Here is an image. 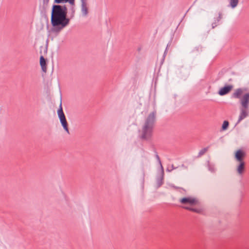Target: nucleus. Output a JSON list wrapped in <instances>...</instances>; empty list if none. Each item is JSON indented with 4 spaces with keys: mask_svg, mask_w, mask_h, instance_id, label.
I'll return each instance as SVG.
<instances>
[{
    "mask_svg": "<svg viewBox=\"0 0 249 249\" xmlns=\"http://www.w3.org/2000/svg\"><path fill=\"white\" fill-rule=\"evenodd\" d=\"M222 18V13L221 12H219L218 13V16L216 18H214V22L212 23V29H214L216 27H217L219 24V22L221 20V19Z\"/></svg>",
    "mask_w": 249,
    "mask_h": 249,
    "instance_id": "obj_8",
    "label": "nucleus"
},
{
    "mask_svg": "<svg viewBox=\"0 0 249 249\" xmlns=\"http://www.w3.org/2000/svg\"><path fill=\"white\" fill-rule=\"evenodd\" d=\"M81 2V12L83 16H87L89 13L87 0H80Z\"/></svg>",
    "mask_w": 249,
    "mask_h": 249,
    "instance_id": "obj_5",
    "label": "nucleus"
},
{
    "mask_svg": "<svg viewBox=\"0 0 249 249\" xmlns=\"http://www.w3.org/2000/svg\"><path fill=\"white\" fill-rule=\"evenodd\" d=\"M249 114L248 108L241 107L240 108V114L237 123H239L242 120L246 118Z\"/></svg>",
    "mask_w": 249,
    "mask_h": 249,
    "instance_id": "obj_6",
    "label": "nucleus"
},
{
    "mask_svg": "<svg viewBox=\"0 0 249 249\" xmlns=\"http://www.w3.org/2000/svg\"><path fill=\"white\" fill-rule=\"evenodd\" d=\"M157 157L158 159L159 160H160V158H159V157L158 156V155H157Z\"/></svg>",
    "mask_w": 249,
    "mask_h": 249,
    "instance_id": "obj_23",
    "label": "nucleus"
},
{
    "mask_svg": "<svg viewBox=\"0 0 249 249\" xmlns=\"http://www.w3.org/2000/svg\"><path fill=\"white\" fill-rule=\"evenodd\" d=\"M60 122H61V123L64 129L68 132V133H69L68 125V123H67L66 119L60 120Z\"/></svg>",
    "mask_w": 249,
    "mask_h": 249,
    "instance_id": "obj_15",
    "label": "nucleus"
},
{
    "mask_svg": "<svg viewBox=\"0 0 249 249\" xmlns=\"http://www.w3.org/2000/svg\"><path fill=\"white\" fill-rule=\"evenodd\" d=\"M47 48H42L43 49L41 50L40 53H42L43 52L44 53H47Z\"/></svg>",
    "mask_w": 249,
    "mask_h": 249,
    "instance_id": "obj_21",
    "label": "nucleus"
},
{
    "mask_svg": "<svg viewBox=\"0 0 249 249\" xmlns=\"http://www.w3.org/2000/svg\"><path fill=\"white\" fill-rule=\"evenodd\" d=\"M57 113H58V115L59 116L60 120H64V119H66L65 114L63 111L61 104L60 105V108L58 110Z\"/></svg>",
    "mask_w": 249,
    "mask_h": 249,
    "instance_id": "obj_14",
    "label": "nucleus"
},
{
    "mask_svg": "<svg viewBox=\"0 0 249 249\" xmlns=\"http://www.w3.org/2000/svg\"><path fill=\"white\" fill-rule=\"evenodd\" d=\"M71 5V18H72L73 17H74V13H75V8H74L75 4L74 5Z\"/></svg>",
    "mask_w": 249,
    "mask_h": 249,
    "instance_id": "obj_20",
    "label": "nucleus"
},
{
    "mask_svg": "<svg viewBox=\"0 0 249 249\" xmlns=\"http://www.w3.org/2000/svg\"><path fill=\"white\" fill-rule=\"evenodd\" d=\"M243 89H237L235 90L232 94V97L235 98H241V96L243 93Z\"/></svg>",
    "mask_w": 249,
    "mask_h": 249,
    "instance_id": "obj_12",
    "label": "nucleus"
},
{
    "mask_svg": "<svg viewBox=\"0 0 249 249\" xmlns=\"http://www.w3.org/2000/svg\"><path fill=\"white\" fill-rule=\"evenodd\" d=\"M75 0H54V3L60 4L69 3L70 5H74Z\"/></svg>",
    "mask_w": 249,
    "mask_h": 249,
    "instance_id": "obj_13",
    "label": "nucleus"
},
{
    "mask_svg": "<svg viewBox=\"0 0 249 249\" xmlns=\"http://www.w3.org/2000/svg\"><path fill=\"white\" fill-rule=\"evenodd\" d=\"M171 44L170 43H169H169L167 44L166 47H170V46H171Z\"/></svg>",
    "mask_w": 249,
    "mask_h": 249,
    "instance_id": "obj_22",
    "label": "nucleus"
},
{
    "mask_svg": "<svg viewBox=\"0 0 249 249\" xmlns=\"http://www.w3.org/2000/svg\"><path fill=\"white\" fill-rule=\"evenodd\" d=\"M239 163L237 167V172L239 175H242L245 171V163L244 161H241Z\"/></svg>",
    "mask_w": 249,
    "mask_h": 249,
    "instance_id": "obj_11",
    "label": "nucleus"
},
{
    "mask_svg": "<svg viewBox=\"0 0 249 249\" xmlns=\"http://www.w3.org/2000/svg\"><path fill=\"white\" fill-rule=\"evenodd\" d=\"M155 117L156 113L154 112H153L148 115L142 127V139H147L151 136Z\"/></svg>",
    "mask_w": 249,
    "mask_h": 249,
    "instance_id": "obj_2",
    "label": "nucleus"
},
{
    "mask_svg": "<svg viewBox=\"0 0 249 249\" xmlns=\"http://www.w3.org/2000/svg\"><path fill=\"white\" fill-rule=\"evenodd\" d=\"M239 2V0H230V6L234 8L237 6Z\"/></svg>",
    "mask_w": 249,
    "mask_h": 249,
    "instance_id": "obj_17",
    "label": "nucleus"
},
{
    "mask_svg": "<svg viewBox=\"0 0 249 249\" xmlns=\"http://www.w3.org/2000/svg\"><path fill=\"white\" fill-rule=\"evenodd\" d=\"M208 150V147L204 148L202 149H201L199 153H198V156L201 157L203 155H204L207 151Z\"/></svg>",
    "mask_w": 249,
    "mask_h": 249,
    "instance_id": "obj_18",
    "label": "nucleus"
},
{
    "mask_svg": "<svg viewBox=\"0 0 249 249\" xmlns=\"http://www.w3.org/2000/svg\"><path fill=\"white\" fill-rule=\"evenodd\" d=\"M68 9L66 5L53 4L52 8L51 22V31L58 33L70 23L67 17Z\"/></svg>",
    "mask_w": 249,
    "mask_h": 249,
    "instance_id": "obj_1",
    "label": "nucleus"
},
{
    "mask_svg": "<svg viewBox=\"0 0 249 249\" xmlns=\"http://www.w3.org/2000/svg\"><path fill=\"white\" fill-rule=\"evenodd\" d=\"M245 156V153L241 150L237 151L235 154L236 160L238 162L244 161L243 159Z\"/></svg>",
    "mask_w": 249,
    "mask_h": 249,
    "instance_id": "obj_9",
    "label": "nucleus"
},
{
    "mask_svg": "<svg viewBox=\"0 0 249 249\" xmlns=\"http://www.w3.org/2000/svg\"><path fill=\"white\" fill-rule=\"evenodd\" d=\"M240 103L242 107L249 108V93L243 95L240 98Z\"/></svg>",
    "mask_w": 249,
    "mask_h": 249,
    "instance_id": "obj_4",
    "label": "nucleus"
},
{
    "mask_svg": "<svg viewBox=\"0 0 249 249\" xmlns=\"http://www.w3.org/2000/svg\"><path fill=\"white\" fill-rule=\"evenodd\" d=\"M179 202L184 205L182 208L189 210L190 211L201 213L203 212V210L201 208H193V206L196 205L198 203V201L196 199L192 197H186L181 198L179 200Z\"/></svg>",
    "mask_w": 249,
    "mask_h": 249,
    "instance_id": "obj_3",
    "label": "nucleus"
},
{
    "mask_svg": "<svg viewBox=\"0 0 249 249\" xmlns=\"http://www.w3.org/2000/svg\"><path fill=\"white\" fill-rule=\"evenodd\" d=\"M40 65L42 71L46 72L47 71V63L45 59L42 55L40 57Z\"/></svg>",
    "mask_w": 249,
    "mask_h": 249,
    "instance_id": "obj_10",
    "label": "nucleus"
},
{
    "mask_svg": "<svg viewBox=\"0 0 249 249\" xmlns=\"http://www.w3.org/2000/svg\"><path fill=\"white\" fill-rule=\"evenodd\" d=\"M229 122L227 121H224L223 122V124H222V129L223 130H225L227 129L228 126H229Z\"/></svg>",
    "mask_w": 249,
    "mask_h": 249,
    "instance_id": "obj_19",
    "label": "nucleus"
},
{
    "mask_svg": "<svg viewBox=\"0 0 249 249\" xmlns=\"http://www.w3.org/2000/svg\"><path fill=\"white\" fill-rule=\"evenodd\" d=\"M233 88L231 85H228L220 89L218 91V94L220 95H224L231 91Z\"/></svg>",
    "mask_w": 249,
    "mask_h": 249,
    "instance_id": "obj_7",
    "label": "nucleus"
},
{
    "mask_svg": "<svg viewBox=\"0 0 249 249\" xmlns=\"http://www.w3.org/2000/svg\"><path fill=\"white\" fill-rule=\"evenodd\" d=\"M49 0H43L42 6L43 11H41V13H43V12L44 14L46 13Z\"/></svg>",
    "mask_w": 249,
    "mask_h": 249,
    "instance_id": "obj_16",
    "label": "nucleus"
}]
</instances>
